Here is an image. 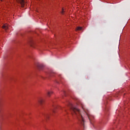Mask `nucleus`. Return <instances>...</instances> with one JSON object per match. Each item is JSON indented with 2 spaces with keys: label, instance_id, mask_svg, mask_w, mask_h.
<instances>
[{
  "label": "nucleus",
  "instance_id": "obj_13",
  "mask_svg": "<svg viewBox=\"0 0 130 130\" xmlns=\"http://www.w3.org/2000/svg\"><path fill=\"white\" fill-rule=\"evenodd\" d=\"M1 2H3V0H1Z\"/></svg>",
  "mask_w": 130,
  "mask_h": 130
},
{
  "label": "nucleus",
  "instance_id": "obj_2",
  "mask_svg": "<svg viewBox=\"0 0 130 130\" xmlns=\"http://www.w3.org/2000/svg\"><path fill=\"white\" fill-rule=\"evenodd\" d=\"M81 107L82 109H83V111H84L85 113H86L87 117H88V119L90 120V123H92V120H93V119H94V116L90 114L89 110H88L87 107H86L84 105H81Z\"/></svg>",
  "mask_w": 130,
  "mask_h": 130
},
{
  "label": "nucleus",
  "instance_id": "obj_5",
  "mask_svg": "<svg viewBox=\"0 0 130 130\" xmlns=\"http://www.w3.org/2000/svg\"><path fill=\"white\" fill-rule=\"evenodd\" d=\"M3 29H4L5 30H7L8 29H9V26H8L7 24H4L2 26Z\"/></svg>",
  "mask_w": 130,
  "mask_h": 130
},
{
  "label": "nucleus",
  "instance_id": "obj_10",
  "mask_svg": "<svg viewBox=\"0 0 130 130\" xmlns=\"http://www.w3.org/2000/svg\"><path fill=\"white\" fill-rule=\"evenodd\" d=\"M49 113L45 114L44 115L45 117H46V118H48L49 117Z\"/></svg>",
  "mask_w": 130,
  "mask_h": 130
},
{
  "label": "nucleus",
  "instance_id": "obj_7",
  "mask_svg": "<svg viewBox=\"0 0 130 130\" xmlns=\"http://www.w3.org/2000/svg\"><path fill=\"white\" fill-rule=\"evenodd\" d=\"M52 93H53L52 91H47V95L48 97H50L51 94H52Z\"/></svg>",
  "mask_w": 130,
  "mask_h": 130
},
{
  "label": "nucleus",
  "instance_id": "obj_12",
  "mask_svg": "<svg viewBox=\"0 0 130 130\" xmlns=\"http://www.w3.org/2000/svg\"><path fill=\"white\" fill-rule=\"evenodd\" d=\"M54 74L53 73H51L50 74H49V75L50 76V77H52V76H53Z\"/></svg>",
  "mask_w": 130,
  "mask_h": 130
},
{
  "label": "nucleus",
  "instance_id": "obj_9",
  "mask_svg": "<svg viewBox=\"0 0 130 130\" xmlns=\"http://www.w3.org/2000/svg\"><path fill=\"white\" fill-rule=\"evenodd\" d=\"M82 29H83V27H80V26H78V27H77V28H76V31H78V30H82Z\"/></svg>",
  "mask_w": 130,
  "mask_h": 130
},
{
  "label": "nucleus",
  "instance_id": "obj_4",
  "mask_svg": "<svg viewBox=\"0 0 130 130\" xmlns=\"http://www.w3.org/2000/svg\"><path fill=\"white\" fill-rule=\"evenodd\" d=\"M19 3L21 5L22 8H24V6H25V1L19 0Z\"/></svg>",
  "mask_w": 130,
  "mask_h": 130
},
{
  "label": "nucleus",
  "instance_id": "obj_11",
  "mask_svg": "<svg viewBox=\"0 0 130 130\" xmlns=\"http://www.w3.org/2000/svg\"><path fill=\"white\" fill-rule=\"evenodd\" d=\"M63 13H64V9H63V8H62V11L61 12V14H62V15H63Z\"/></svg>",
  "mask_w": 130,
  "mask_h": 130
},
{
  "label": "nucleus",
  "instance_id": "obj_1",
  "mask_svg": "<svg viewBox=\"0 0 130 130\" xmlns=\"http://www.w3.org/2000/svg\"><path fill=\"white\" fill-rule=\"evenodd\" d=\"M69 106L71 108L72 115L76 116L82 126L83 127H85V121H84V118H83V116L81 114V111H80V110L74 107V105H73V104L72 103L69 104Z\"/></svg>",
  "mask_w": 130,
  "mask_h": 130
},
{
  "label": "nucleus",
  "instance_id": "obj_3",
  "mask_svg": "<svg viewBox=\"0 0 130 130\" xmlns=\"http://www.w3.org/2000/svg\"><path fill=\"white\" fill-rule=\"evenodd\" d=\"M38 102L40 104V105H43V103H44V100L41 98H40L38 99Z\"/></svg>",
  "mask_w": 130,
  "mask_h": 130
},
{
  "label": "nucleus",
  "instance_id": "obj_8",
  "mask_svg": "<svg viewBox=\"0 0 130 130\" xmlns=\"http://www.w3.org/2000/svg\"><path fill=\"white\" fill-rule=\"evenodd\" d=\"M38 69H40V70H42L43 69V65L42 64H39L38 66Z\"/></svg>",
  "mask_w": 130,
  "mask_h": 130
},
{
  "label": "nucleus",
  "instance_id": "obj_6",
  "mask_svg": "<svg viewBox=\"0 0 130 130\" xmlns=\"http://www.w3.org/2000/svg\"><path fill=\"white\" fill-rule=\"evenodd\" d=\"M55 108H56V106H52V108H51V110L52 112L54 113V109H55Z\"/></svg>",
  "mask_w": 130,
  "mask_h": 130
}]
</instances>
